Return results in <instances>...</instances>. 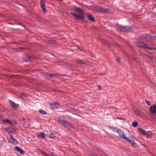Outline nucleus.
Instances as JSON below:
<instances>
[{
    "mask_svg": "<svg viewBox=\"0 0 156 156\" xmlns=\"http://www.w3.org/2000/svg\"><path fill=\"white\" fill-rule=\"evenodd\" d=\"M58 122L60 124L63 126L64 127H72V126L69 123L65 120H60V119H59L58 120Z\"/></svg>",
    "mask_w": 156,
    "mask_h": 156,
    "instance_id": "f257e3e1",
    "label": "nucleus"
},
{
    "mask_svg": "<svg viewBox=\"0 0 156 156\" xmlns=\"http://www.w3.org/2000/svg\"><path fill=\"white\" fill-rule=\"evenodd\" d=\"M50 108L52 109L57 108L59 105V103L56 102L50 103Z\"/></svg>",
    "mask_w": 156,
    "mask_h": 156,
    "instance_id": "f03ea898",
    "label": "nucleus"
},
{
    "mask_svg": "<svg viewBox=\"0 0 156 156\" xmlns=\"http://www.w3.org/2000/svg\"><path fill=\"white\" fill-rule=\"evenodd\" d=\"M40 4L43 12L45 13H46L47 11L45 7V2L44 0H40Z\"/></svg>",
    "mask_w": 156,
    "mask_h": 156,
    "instance_id": "7ed1b4c3",
    "label": "nucleus"
},
{
    "mask_svg": "<svg viewBox=\"0 0 156 156\" xmlns=\"http://www.w3.org/2000/svg\"><path fill=\"white\" fill-rule=\"evenodd\" d=\"M71 14L77 20H83L84 19V17L83 15L82 16H80L76 13H72Z\"/></svg>",
    "mask_w": 156,
    "mask_h": 156,
    "instance_id": "20e7f679",
    "label": "nucleus"
},
{
    "mask_svg": "<svg viewBox=\"0 0 156 156\" xmlns=\"http://www.w3.org/2000/svg\"><path fill=\"white\" fill-rule=\"evenodd\" d=\"M136 43L137 44V45L140 47H143L145 48H148V44H145L140 41L136 42Z\"/></svg>",
    "mask_w": 156,
    "mask_h": 156,
    "instance_id": "39448f33",
    "label": "nucleus"
},
{
    "mask_svg": "<svg viewBox=\"0 0 156 156\" xmlns=\"http://www.w3.org/2000/svg\"><path fill=\"white\" fill-rule=\"evenodd\" d=\"M116 28L119 29H131V27L129 26H124L119 25H116Z\"/></svg>",
    "mask_w": 156,
    "mask_h": 156,
    "instance_id": "423d86ee",
    "label": "nucleus"
},
{
    "mask_svg": "<svg viewBox=\"0 0 156 156\" xmlns=\"http://www.w3.org/2000/svg\"><path fill=\"white\" fill-rule=\"evenodd\" d=\"M8 142L9 143H12L13 144H17L18 142L17 140L12 136L11 135L10 136V138L8 140Z\"/></svg>",
    "mask_w": 156,
    "mask_h": 156,
    "instance_id": "0eeeda50",
    "label": "nucleus"
},
{
    "mask_svg": "<svg viewBox=\"0 0 156 156\" xmlns=\"http://www.w3.org/2000/svg\"><path fill=\"white\" fill-rule=\"evenodd\" d=\"M150 112L152 114L156 113V105L151 106L150 107Z\"/></svg>",
    "mask_w": 156,
    "mask_h": 156,
    "instance_id": "6e6552de",
    "label": "nucleus"
},
{
    "mask_svg": "<svg viewBox=\"0 0 156 156\" xmlns=\"http://www.w3.org/2000/svg\"><path fill=\"white\" fill-rule=\"evenodd\" d=\"M141 37L143 38H146L147 39H154L153 38H156V37L155 36H151L150 35H142L141 36Z\"/></svg>",
    "mask_w": 156,
    "mask_h": 156,
    "instance_id": "1a4fd4ad",
    "label": "nucleus"
},
{
    "mask_svg": "<svg viewBox=\"0 0 156 156\" xmlns=\"http://www.w3.org/2000/svg\"><path fill=\"white\" fill-rule=\"evenodd\" d=\"M9 102L10 104L12 105V107L13 108H16L19 106V105L18 104H17L16 103H15L11 100H9Z\"/></svg>",
    "mask_w": 156,
    "mask_h": 156,
    "instance_id": "9d476101",
    "label": "nucleus"
},
{
    "mask_svg": "<svg viewBox=\"0 0 156 156\" xmlns=\"http://www.w3.org/2000/svg\"><path fill=\"white\" fill-rule=\"evenodd\" d=\"M14 149L17 151L20 152L22 154H23L24 153V151L18 146H15L14 147Z\"/></svg>",
    "mask_w": 156,
    "mask_h": 156,
    "instance_id": "9b49d317",
    "label": "nucleus"
},
{
    "mask_svg": "<svg viewBox=\"0 0 156 156\" xmlns=\"http://www.w3.org/2000/svg\"><path fill=\"white\" fill-rule=\"evenodd\" d=\"M99 11L102 13H108L109 12V10L108 9H105L103 8H100L99 9Z\"/></svg>",
    "mask_w": 156,
    "mask_h": 156,
    "instance_id": "f8f14e48",
    "label": "nucleus"
},
{
    "mask_svg": "<svg viewBox=\"0 0 156 156\" xmlns=\"http://www.w3.org/2000/svg\"><path fill=\"white\" fill-rule=\"evenodd\" d=\"M87 16L88 18V19L91 22H94V17L90 14H88L87 15Z\"/></svg>",
    "mask_w": 156,
    "mask_h": 156,
    "instance_id": "ddd939ff",
    "label": "nucleus"
},
{
    "mask_svg": "<svg viewBox=\"0 0 156 156\" xmlns=\"http://www.w3.org/2000/svg\"><path fill=\"white\" fill-rule=\"evenodd\" d=\"M74 10L77 12L81 13L82 15H83V10L80 8L75 7L74 8Z\"/></svg>",
    "mask_w": 156,
    "mask_h": 156,
    "instance_id": "4468645a",
    "label": "nucleus"
},
{
    "mask_svg": "<svg viewBox=\"0 0 156 156\" xmlns=\"http://www.w3.org/2000/svg\"><path fill=\"white\" fill-rule=\"evenodd\" d=\"M37 136L38 137H41L42 139H44L45 137V134L43 133L40 132L38 133L37 134Z\"/></svg>",
    "mask_w": 156,
    "mask_h": 156,
    "instance_id": "2eb2a0df",
    "label": "nucleus"
},
{
    "mask_svg": "<svg viewBox=\"0 0 156 156\" xmlns=\"http://www.w3.org/2000/svg\"><path fill=\"white\" fill-rule=\"evenodd\" d=\"M5 130L6 131V132L9 133H12L13 131L12 128L10 127H9L7 128H5Z\"/></svg>",
    "mask_w": 156,
    "mask_h": 156,
    "instance_id": "dca6fc26",
    "label": "nucleus"
},
{
    "mask_svg": "<svg viewBox=\"0 0 156 156\" xmlns=\"http://www.w3.org/2000/svg\"><path fill=\"white\" fill-rule=\"evenodd\" d=\"M30 126V122L29 121H26L24 124V127L25 128H28Z\"/></svg>",
    "mask_w": 156,
    "mask_h": 156,
    "instance_id": "f3484780",
    "label": "nucleus"
},
{
    "mask_svg": "<svg viewBox=\"0 0 156 156\" xmlns=\"http://www.w3.org/2000/svg\"><path fill=\"white\" fill-rule=\"evenodd\" d=\"M116 132L118 133L120 137L122 138L123 137V134H125L124 133L122 132L120 129H117Z\"/></svg>",
    "mask_w": 156,
    "mask_h": 156,
    "instance_id": "a211bd4d",
    "label": "nucleus"
},
{
    "mask_svg": "<svg viewBox=\"0 0 156 156\" xmlns=\"http://www.w3.org/2000/svg\"><path fill=\"white\" fill-rule=\"evenodd\" d=\"M2 122L3 123H5V122H6L7 124L9 125H11L12 124V122L11 121L7 119H3L2 120Z\"/></svg>",
    "mask_w": 156,
    "mask_h": 156,
    "instance_id": "6ab92c4d",
    "label": "nucleus"
},
{
    "mask_svg": "<svg viewBox=\"0 0 156 156\" xmlns=\"http://www.w3.org/2000/svg\"><path fill=\"white\" fill-rule=\"evenodd\" d=\"M139 130L140 133H142L144 135H145L146 133V132H145L144 129L141 128H139Z\"/></svg>",
    "mask_w": 156,
    "mask_h": 156,
    "instance_id": "aec40b11",
    "label": "nucleus"
},
{
    "mask_svg": "<svg viewBox=\"0 0 156 156\" xmlns=\"http://www.w3.org/2000/svg\"><path fill=\"white\" fill-rule=\"evenodd\" d=\"M55 76L53 74H48L47 75L46 77L47 79H50L51 78H54Z\"/></svg>",
    "mask_w": 156,
    "mask_h": 156,
    "instance_id": "412c9836",
    "label": "nucleus"
},
{
    "mask_svg": "<svg viewBox=\"0 0 156 156\" xmlns=\"http://www.w3.org/2000/svg\"><path fill=\"white\" fill-rule=\"evenodd\" d=\"M27 60H25V61L27 62L29 61H30V62H32L33 60V58L32 57H30V56H27Z\"/></svg>",
    "mask_w": 156,
    "mask_h": 156,
    "instance_id": "4be33fe9",
    "label": "nucleus"
},
{
    "mask_svg": "<svg viewBox=\"0 0 156 156\" xmlns=\"http://www.w3.org/2000/svg\"><path fill=\"white\" fill-rule=\"evenodd\" d=\"M39 112L42 115H46L47 114V112L46 111L41 109L39 110Z\"/></svg>",
    "mask_w": 156,
    "mask_h": 156,
    "instance_id": "5701e85b",
    "label": "nucleus"
},
{
    "mask_svg": "<svg viewBox=\"0 0 156 156\" xmlns=\"http://www.w3.org/2000/svg\"><path fill=\"white\" fill-rule=\"evenodd\" d=\"M122 138L124 139L125 140L128 142H129V141H130V140L129 138V137H126L125 134H123Z\"/></svg>",
    "mask_w": 156,
    "mask_h": 156,
    "instance_id": "b1692460",
    "label": "nucleus"
},
{
    "mask_svg": "<svg viewBox=\"0 0 156 156\" xmlns=\"http://www.w3.org/2000/svg\"><path fill=\"white\" fill-rule=\"evenodd\" d=\"M152 133L151 131H148V132H146V133L145 135L147 136V137H149L151 135Z\"/></svg>",
    "mask_w": 156,
    "mask_h": 156,
    "instance_id": "393cba45",
    "label": "nucleus"
},
{
    "mask_svg": "<svg viewBox=\"0 0 156 156\" xmlns=\"http://www.w3.org/2000/svg\"><path fill=\"white\" fill-rule=\"evenodd\" d=\"M134 112L136 115L140 116V113L137 110H134L133 111Z\"/></svg>",
    "mask_w": 156,
    "mask_h": 156,
    "instance_id": "a878e982",
    "label": "nucleus"
},
{
    "mask_svg": "<svg viewBox=\"0 0 156 156\" xmlns=\"http://www.w3.org/2000/svg\"><path fill=\"white\" fill-rule=\"evenodd\" d=\"M138 125V123L137 122H135L132 123V126L134 127H137Z\"/></svg>",
    "mask_w": 156,
    "mask_h": 156,
    "instance_id": "bb28decb",
    "label": "nucleus"
},
{
    "mask_svg": "<svg viewBox=\"0 0 156 156\" xmlns=\"http://www.w3.org/2000/svg\"><path fill=\"white\" fill-rule=\"evenodd\" d=\"M77 62L78 63L82 65L85 64V63L82 60H78Z\"/></svg>",
    "mask_w": 156,
    "mask_h": 156,
    "instance_id": "cd10ccee",
    "label": "nucleus"
},
{
    "mask_svg": "<svg viewBox=\"0 0 156 156\" xmlns=\"http://www.w3.org/2000/svg\"><path fill=\"white\" fill-rule=\"evenodd\" d=\"M110 128L112 129V130L113 131L116 132V128H115L113 127H110Z\"/></svg>",
    "mask_w": 156,
    "mask_h": 156,
    "instance_id": "c85d7f7f",
    "label": "nucleus"
},
{
    "mask_svg": "<svg viewBox=\"0 0 156 156\" xmlns=\"http://www.w3.org/2000/svg\"><path fill=\"white\" fill-rule=\"evenodd\" d=\"M129 142L131 144L132 146L134 145L135 144V142L134 141L131 140H130V141H129Z\"/></svg>",
    "mask_w": 156,
    "mask_h": 156,
    "instance_id": "c756f323",
    "label": "nucleus"
},
{
    "mask_svg": "<svg viewBox=\"0 0 156 156\" xmlns=\"http://www.w3.org/2000/svg\"><path fill=\"white\" fill-rule=\"evenodd\" d=\"M146 49H148L149 50H156V48H153L152 47H148V48H146Z\"/></svg>",
    "mask_w": 156,
    "mask_h": 156,
    "instance_id": "7c9ffc66",
    "label": "nucleus"
},
{
    "mask_svg": "<svg viewBox=\"0 0 156 156\" xmlns=\"http://www.w3.org/2000/svg\"><path fill=\"white\" fill-rule=\"evenodd\" d=\"M49 137L52 138H54L55 137V136L52 133L50 134L49 135Z\"/></svg>",
    "mask_w": 156,
    "mask_h": 156,
    "instance_id": "2f4dec72",
    "label": "nucleus"
},
{
    "mask_svg": "<svg viewBox=\"0 0 156 156\" xmlns=\"http://www.w3.org/2000/svg\"><path fill=\"white\" fill-rule=\"evenodd\" d=\"M100 41H102V42L104 43H106V41H105L103 39H102V38H100Z\"/></svg>",
    "mask_w": 156,
    "mask_h": 156,
    "instance_id": "473e14b6",
    "label": "nucleus"
},
{
    "mask_svg": "<svg viewBox=\"0 0 156 156\" xmlns=\"http://www.w3.org/2000/svg\"><path fill=\"white\" fill-rule=\"evenodd\" d=\"M146 102L147 104L149 105H151V103H150V101L146 100Z\"/></svg>",
    "mask_w": 156,
    "mask_h": 156,
    "instance_id": "72a5a7b5",
    "label": "nucleus"
},
{
    "mask_svg": "<svg viewBox=\"0 0 156 156\" xmlns=\"http://www.w3.org/2000/svg\"><path fill=\"white\" fill-rule=\"evenodd\" d=\"M116 61L118 63H119L120 62V58H116Z\"/></svg>",
    "mask_w": 156,
    "mask_h": 156,
    "instance_id": "f704fd0d",
    "label": "nucleus"
},
{
    "mask_svg": "<svg viewBox=\"0 0 156 156\" xmlns=\"http://www.w3.org/2000/svg\"><path fill=\"white\" fill-rule=\"evenodd\" d=\"M4 118V116L2 115H0V120H2Z\"/></svg>",
    "mask_w": 156,
    "mask_h": 156,
    "instance_id": "c9c22d12",
    "label": "nucleus"
},
{
    "mask_svg": "<svg viewBox=\"0 0 156 156\" xmlns=\"http://www.w3.org/2000/svg\"><path fill=\"white\" fill-rule=\"evenodd\" d=\"M42 153H43V155H44L45 156H46L48 155V154L47 153L44 152H42Z\"/></svg>",
    "mask_w": 156,
    "mask_h": 156,
    "instance_id": "e433bc0d",
    "label": "nucleus"
},
{
    "mask_svg": "<svg viewBox=\"0 0 156 156\" xmlns=\"http://www.w3.org/2000/svg\"><path fill=\"white\" fill-rule=\"evenodd\" d=\"M116 119H120V120H124V119L122 118H119V117H116Z\"/></svg>",
    "mask_w": 156,
    "mask_h": 156,
    "instance_id": "4c0bfd02",
    "label": "nucleus"
},
{
    "mask_svg": "<svg viewBox=\"0 0 156 156\" xmlns=\"http://www.w3.org/2000/svg\"><path fill=\"white\" fill-rule=\"evenodd\" d=\"M122 30L123 31V32H128V31H129V30Z\"/></svg>",
    "mask_w": 156,
    "mask_h": 156,
    "instance_id": "58836bf2",
    "label": "nucleus"
},
{
    "mask_svg": "<svg viewBox=\"0 0 156 156\" xmlns=\"http://www.w3.org/2000/svg\"><path fill=\"white\" fill-rule=\"evenodd\" d=\"M98 89H99V90H101V87L100 86H99V85H98Z\"/></svg>",
    "mask_w": 156,
    "mask_h": 156,
    "instance_id": "ea45409f",
    "label": "nucleus"
},
{
    "mask_svg": "<svg viewBox=\"0 0 156 156\" xmlns=\"http://www.w3.org/2000/svg\"><path fill=\"white\" fill-rule=\"evenodd\" d=\"M51 155H52V156H55L54 154V153H53V152H51Z\"/></svg>",
    "mask_w": 156,
    "mask_h": 156,
    "instance_id": "a19ab883",
    "label": "nucleus"
},
{
    "mask_svg": "<svg viewBox=\"0 0 156 156\" xmlns=\"http://www.w3.org/2000/svg\"><path fill=\"white\" fill-rule=\"evenodd\" d=\"M104 75V74H103V73H101L100 74L101 75Z\"/></svg>",
    "mask_w": 156,
    "mask_h": 156,
    "instance_id": "79ce46f5",
    "label": "nucleus"
},
{
    "mask_svg": "<svg viewBox=\"0 0 156 156\" xmlns=\"http://www.w3.org/2000/svg\"><path fill=\"white\" fill-rule=\"evenodd\" d=\"M23 120H25V118H23Z\"/></svg>",
    "mask_w": 156,
    "mask_h": 156,
    "instance_id": "37998d69",
    "label": "nucleus"
},
{
    "mask_svg": "<svg viewBox=\"0 0 156 156\" xmlns=\"http://www.w3.org/2000/svg\"><path fill=\"white\" fill-rule=\"evenodd\" d=\"M134 60H136V58H134Z\"/></svg>",
    "mask_w": 156,
    "mask_h": 156,
    "instance_id": "c03bdc74",
    "label": "nucleus"
},
{
    "mask_svg": "<svg viewBox=\"0 0 156 156\" xmlns=\"http://www.w3.org/2000/svg\"><path fill=\"white\" fill-rule=\"evenodd\" d=\"M46 156H50L48 154Z\"/></svg>",
    "mask_w": 156,
    "mask_h": 156,
    "instance_id": "a18cd8bd",
    "label": "nucleus"
}]
</instances>
